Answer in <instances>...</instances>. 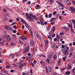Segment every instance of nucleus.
<instances>
[{
    "instance_id": "f257e3e1",
    "label": "nucleus",
    "mask_w": 75,
    "mask_h": 75,
    "mask_svg": "<svg viewBox=\"0 0 75 75\" xmlns=\"http://www.w3.org/2000/svg\"><path fill=\"white\" fill-rule=\"evenodd\" d=\"M25 15L27 18V19H28V20H30V21H34V19L31 18V17L37 21H38V18H36L35 16H34L31 12H30L29 14L28 13H26Z\"/></svg>"
},
{
    "instance_id": "f03ea898",
    "label": "nucleus",
    "mask_w": 75,
    "mask_h": 75,
    "mask_svg": "<svg viewBox=\"0 0 75 75\" xmlns=\"http://www.w3.org/2000/svg\"><path fill=\"white\" fill-rule=\"evenodd\" d=\"M63 54L64 55L68 56V55H69V52H68V50H65Z\"/></svg>"
},
{
    "instance_id": "7ed1b4c3",
    "label": "nucleus",
    "mask_w": 75,
    "mask_h": 75,
    "mask_svg": "<svg viewBox=\"0 0 75 75\" xmlns=\"http://www.w3.org/2000/svg\"><path fill=\"white\" fill-rule=\"evenodd\" d=\"M29 48H30L29 46H28L26 47V48L25 50V52H28V51H29Z\"/></svg>"
},
{
    "instance_id": "20e7f679",
    "label": "nucleus",
    "mask_w": 75,
    "mask_h": 75,
    "mask_svg": "<svg viewBox=\"0 0 75 75\" xmlns=\"http://www.w3.org/2000/svg\"><path fill=\"white\" fill-rule=\"evenodd\" d=\"M36 37H37L38 38H39L40 40H42V38L41 37V36L39 35L38 33H37L36 34Z\"/></svg>"
},
{
    "instance_id": "39448f33",
    "label": "nucleus",
    "mask_w": 75,
    "mask_h": 75,
    "mask_svg": "<svg viewBox=\"0 0 75 75\" xmlns=\"http://www.w3.org/2000/svg\"><path fill=\"white\" fill-rule=\"evenodd\" d=\"M6 38L8 42H11V38L9 36H8V37H6Z\"/></svg>"
},
{
    "instance_id": "423d86ee",
    "label": "nucleus",
    "mask_w": 75,
    "mask_h": 75,
    "mask_svg": "<svg viewBox=\"0 0 75 75\" xmlns=\"http://www.w3.org/2000/svg\"><path fill=\"white\" fill-rule=\"evenodd\" d=\"M70 10H71V11H72L73 12V13H75V9L73 7H71L70 8Z\"/></svg>"
},
{
    "instance_id": "0eeeda50",
    "label": "nucleus",
    "mask_w": 75,
    "mask_h": 75,
    "mask_svg": "<svg viewBox=\"0 0 75 75\" xmlns=\"http://www.w3.org/2000/svg\"><path fill=\"white\" fill-rule=\"evenodd\" d=\"M53 55V53L52 52L50 53L49 55V57L50 58H52V57H53L52 56Z\"/></svg>"
},
{
    "instance_id": "6e6552de",
    "label": "nucleus",
    "mask_w": 75,
    "mask_h": 75,
    "mask_svg": "<svg viewBox=\"0 0 75 75\" xmlns=\"http://www.w3.org/2000/svg\"><path fill=\"white\" fill-rule=\"evenodd\" d=\"M64 2L65 4H69L70 3V1L68 0H66Z\"/></svg>"
},
{
    "instance_id": "1a4fd4ad",
    "label": "nucleus",
    "mask_w": 75,
    "mask_h": 75,
    "mask_svg": "<svg viewBox=\"0 0 75 75\" xmlns=\"http://www.w3.org/2000/svg\"><path fill=\"white\" fill-rule=\"evenodd\" d=\"M35 8L36 9H40V6L39 5H37L36 6H35Z\"/></svg>"
},
{
    "instance_id": "9d476101",
    "label": "nucleus",
    "mask_w": 75,
    "mask_h": 75,
    "mask_svg": "<svg viewBox=\"0 0 75 75\" xmlns=\"http://www.w3.org/2000/svg\"><path fill=\"white\" fill-rule=\"evenodd\" d=\"M30 44L32 47H33V46H34V42H33V41H31L30 42Z\"/></svg>"
},
{
    "instance_id": "9b49d317",
    "label": "nucleus",
    "mask_w": 75,
    "mask_h": 75,
    "mask_svg": "<svg viewBox=\"0 0 75 75\" xmlns=\"http://www.w3.org/2000/svg\"><path fill=\"white\" fill-rule=\"evenodd\" d=\"M71 72H70V71H66L65 73V74L66 75H69V74H70Z\"/></svg>"
},
{
    "instance_id": "f8f14e48",
    "label": "nucleus",
    "mask_w": 75,
    "mask_h": 75,
    "mask_svg": "<svg viewBox=\"0 0 75 75\" xmlns=\"http://www.w3.org/2000/svg\"><path fill=\"white\" fill-rule=\"evenodd\" d=\"M24 24L26 28H29V27H28L29 25H28V24L26 23H25Z\"/></svg>"
},
{
    "instance_id": "ddd939ff",
    "label": "nucleus",
    "mask_w": 75,
    "mask_h": 75,
    "mask_svg": "<svg viewBox=\"0 0 75 75\" xmlns=\"http://www.w3.org/2000/svg\"><path fill=\"white\" fill-rule=\"evenodd\" d=\"M55 20V18H52L50 20V22H51V21H54Z\"/></svg>"
},
{
    "instance_id": "4468645a",
    "label": "nucleus",
    "mask_w": 75,
    "mask_h": 75,
    "mask_svg": "<svg viewBox=\"0 0 75 75\" xmlns=\"http://www.w3.org/2000/svg\"><path fill=\"white\" fill-rule=\"evenodd\" d=\"M51 46L52 48H54V42H51Z\"/></svg>"
},
{
    "instance_id": "2eb2a0df",
    "label": "nucleus",
    "mask_w": 75,
    "mask_h": 75,
    "mask_svg": "<svg viewBox=\"0 0 75 75\" xmlns=\"http://www.w3.org/2000/svg\"><path fill=\"white\" fill-rule=\"evenodd\" d=\"M63 28L64 29V30H66V31H68V30H69V28L67 27H63Z\"/></svg>"
},
{
    "instance_id": "dca6fc26",
    "label": "nucleus",
    "mask_w": 75,
    "mask_h": 75,
    "mask_svg": "<svg viewBox=\"0 0 75 75\" xmlns=\"http://www.w3.org/2000/svg\"><path fill=\"white\" fill-rule=\"evenodd\" d=\"M48 68L49 71L50 72H51L52 71V69H51V67L49 66V67Z\"/></svg>"
},
{
    "instance_id": "f3484780",
    "label": "nucleus",
    "mask_w": 75,
    "mask_h": 75,
    "mask_svg": "<svg viewBox=\"0 0 75 75\" xmlns=\"http://www.w3.org/2000/svg\"><path fill=\"white\" fill-rule=\"evenodd\" d=\"M47 67H46V72L47 73H49V71H48V70Z\"/></svg>"
},
{
    "instance_id": "a211bd4d",
    "label": "nucleus",
    "mask_w": 75,
    "mask_h": 75,
    "mask_svg": "<svg viewBox=\"0 0 75 75\" xmlns=\"http://www.w3.org/2000/svg\"><path fill=\"white\" fill-rule=\"evenodd\" d=\"M7 17H5L4 18L3 21H7Z\"/></svg>"
},
{
    "instance_id": "6ab92c4d",
    "label": "nucleus",
    "mask_w": 75,
    "mask_h": 75,
    "mask_svg": "<svg viewBox=\"0 0 75 75\" xmlns=\"http://www.w3.org/2000/svg\"><path fill=\"white\" fill-rule=\"evenodd\" d=\"M52 13H50L49 15H48V17L49 18H51L52 16Z\"/></svg>"
},
{
    "instance_id": "aec40b11",
    "label": "nucleus",
    "mask_w": 75,
    "mask_h": 75,
    "mask_svg": "<svg viewBox=\"0 0 75 75\" xmlns=\"http://www.w3.org/2000/svg\"><path fill=\"white\" fill-rule=\"evenodd\" d=\"M52 29L53 31H55V26H54L53 27Z\"/></svg>"
},
{
    "instance_id": "412c9836",
    "label": "nucleus",
    "mask_w": 75,
    "mask_h": 75,
    "mask_svg": "<svg viewBox=\"0 0 75 75\" xmlns=\"http://www.w3.org/2000/svg\"><path fill=\"white\" fill-rule=\"evenodd\" d=\"M67 57L65 56L64 57H63V60H64V61H65V60H66Z\"/></svg>"
},
{
    "instance_id": "4be33fe9",
    "label": "nucleus",
    "mask_w": 75,
    "mask_h": 75,
    "mask_svg": "<svg viewBox=\"0 0 75 75\" xmlns=\"http://www.w3.org/2000/svg\"><path fill=\"white\" fill-rule=\"evenodd\" d=\"M24 65H25V64H24L23 63L21 65H20L19 67L20 68H21V67H22V66H24Z\"/></svg>"
},
{
    "instance_id": "5701e85b",
    "label": "nucleus",
    "mask_w": 75,
    "mask_h": 75,
    "mask_svg": "<svg viewBox=\"0 0 75 75\" xmlns=\"http://www.w3.org/2000/svg\"><path fill=\"white\" fill-rule=\"evenodd\" d=\"M71 31H72L74 33V30H73V29L72 28V26L71 25Z\"/></svg>"
},
{
    "instance_id": "b1692460",
    "label": "nucleus",
    "mask_w": 75,
    "mask_h": 75,
    "mask_svg": "<svg viewBox=\"0 0 75 75\" xmlns=\"http://www.w3.org/2000/svg\"><path fill=\"white\" fill-rule=\"evenodd\" d=\"M30 31L31 35L32 36H33V32L31 31V30H30Z\"/></svg>"
},
{
    "instance_id": "393cba45",
    "label": "nucleus",
    "mask_w": 75,
    "mask_h": 75,
    "mask_svg": "<svg viewBox=\"0 0 75 75\" xmlns=\"http://www.w3.org/2000/svg\"><path fill=\"white\" fill-rule=\"evenodd\" d=\"M21 21L22 23H25V21H24V20H23V19H21Z\"/></svg>"
},
{
    "instance_id": "a878e982",
    "label": "nucleus",
    "mask_w": 75,
    "mask_h": 75,
    "mask_svg": "<svg viewBox=\"0 0 75 75\" xmlns=\"http://www.w3.org/2000/svg\"><path fill=\"white\" fill-rule=\"evenodd\" d=\"M33 51H37V48H36V47H34L33 49Z\"/></svg>"
},
{
    "instance_id": "bb28decb",
    "label": "nucleus",
    "mask_w": 75,
    "mask_h": 75,
    "mask_svg": "<svg viewBox=\"0 0 75 75\" xmlns=\"http://www.w3.org/2000/svg\"><path fill=\"white\" fill-rule=\"evenodd\" d=\"M4 43L3 42H0V44H1V45H4Z\"/></svg>"
},
{
    "instance_id": "cd10ccee",
    "label": "nucleus",
    "mask_w": 75,
    "mask_h": 75,
    "mask_svg": "<svg viewBox=\"0 0 75 75\" xmlns=\"http://www.w3.org/2000/svg\"><path fill=\"white\" fill-rule=\"evenodd\" d=\"M45 42L46 44H48V40H46L45 41Z\"/></svg>"
},
{
    "instance_id": "c85d7f7f",
    "label": "nucleus",
    "mask_w": 75,
    "mask_h": 75,
    "mask_svg": "<svg viewBox=\"0 0 75 75\" xmlns=\"http://www.w3.org/2000/svg\"><path fill=\"white\" fill-rule=\"evenodd\" d=\"M6 68H8V69H9V68H10V66H6Z\"/></svg>"
},
{
    "instance_id": "c756f323",
    "label": "nucleus",
    "mask_w": 75,
    "mask_h": 75,
    "mask_svg": "<svg viewBox=\"0 0 75 75\" xmlns=\"http://www.w3.org/2000/svg\"><path fill=\"white\" fill-rule=\"evenodd\" d=\"M56 13H57V11L53 12V16H55Z\"/></svg>"
},
{
    "instance_id": "7c9ffc66",
    "label": "nucleus",
    "mask_w": 75,
    "mask_h": 75,
    "mask_svg": "<svg viewBox=\"0 0 75 75\" xmlns=\"http://www.w3.org/2000/svg\"><path fill=\"white\" fill-rule=\"evenodd\" d=\"M2 72L3 73H5V74H7V71H3Z\"/></svg>"
},
{
    "instance_id": "2f4dec72",
    "label": "nucleus",
    "mask_w": 75,
    "mask_h": 75,
    "mask_svg": "<svg viewBox=\"0 0 75 75\" xmlns=\"http://www.w3.org/2000/svg\"><path fill=\"white\" fill-rule=\"evenodd\" d=\"M16 30H13V33H16Z\"/></svg>"
},
{
    "instance_id": "473e14b6",
    "label": "nucleus",
    "mask_w": 75,
    "mask_h": 75,
    "mask_svg": "<svg viewBox=\"0 0 75 75\" xmlns=\"http://www.w3.org/2000/svg\"><path fill=\"white\" fill-rule=\"evenodd\" d=\"M56 58H57V56L55 55H54L53 56L54 59H56Z\"/></svg>"
},
{
    "instance_id": "72a5a7b5",
    "label": "nucleus",
    "mask_w": 75,
    "mask_h": 75,
    "mask_svg": "<svg viewBox=\"0 0 75 75\" xmlns=\"http://www.w3.org/2000/svg\"><path fill=\"white\" fill-rule=\"evenodd\" d=\"M46 61L48 63H50V60H49V59H47V60H46Z\"/></svg>"
},
{
    "instance_id": "f704fd0d",
    "label": "nucleus",
    "mask_w": 75,
    "mask_h": 75,
    "mask_svg": "<svg viewBox=\"0 0 75 75\" xmlns=\"http://www.w3.org/2000/svg\"><path fill=\"white\" fill-rule=\"evenodd\" d=\"M13 27L15 28V29H16V28H17V26L16 25H13Z\"/></svg>"
},
{
    "instance_id": "c9c22d12",
    "label": "nucleus",
    "mask_w": 75,
    "mask_h": 75,
    "mask_svg": "<svg viewBox=\"0 0 75 75\" xmlns=\"http://www.w3.org/2000/svg\"><path fill=\"white\" fill-rule=\"evenodd\" d=\"M40 22H41L40 23H42L43 22H44V21H43V20H42V19H40Z\"/></svg>"
},
{
    "instance_id": "e433bc0d",
    "label": "nucleus",
    "mask_w": 75,
    "mask_h": 75,
    "mask_svg": "<svg viewBox=\"0 0 75 75\" xmlns=\"http://www.w3.org/2000/svg\"><path fill=\"white\" fill-rule=\"evenodd\" d=\"M52 36L53 37H54L55 36V34H53L52 35Z\"/></svg>"
},
{
    "instance_id": "4c0bfd02",
    "label": "nucleus",
    "mask_w": 75,
    "mask_h": 75,
    "mask_svg": "<svg viewBox=\"0 0 75 75\" xmlns=\"http://www.w3.org/2000/svg\"><path fill=\"white\" fill-rule=\"evenodd\" d=\"M58 4H59V6H60L61 5V4H61V3L59 2H58Z\"/></svg>"
},
{
    "instance_id": "58836bf2",
    "label": "nucleus",
    "mask_w": 75,
    "mask_h": 75,
    "mask_svg": "<svg viewBox=\"0 0 75 75\" xmlns=\"http://www.w3.org/2000/svg\"><path fill=\"white\" fill-rule=\"evenodd\" d=\"M13 36H14L15 38H17V35H16L15 34H13Z\"/></svg>"
},
{
    "instance_id": "ea45409f",
    "label": "nucleus",
    "mask_w": 75,
    "mask_h": 75,
    "mask_svg": "<svg viewBox=\"0 0 75 75\" xmlns=\"http://www.w3.org/2000/svg\"><path fill=\"white\" fill-rule=\"evenodd\" d=\"M30 72L31 74H33V71L32 70V69H31L30 70Z\"/></svg>"
},
{
    "instance_id": "a19ab883",
    "label": "nucleus",
    "mask_w": 75,
    "mask_h": 75,
    "mask_svg": "<svg viewBox=\"0 0 75 75\" xmlns=\"http://www.w3.org/2000/svg\"><path fill=\"white\" fill-rule=\"evenodd\" d=\"M54 21H52L51 22V25H53V24H54Z\"/></svg>"
},
{
    "instance_id": "79ce46f5",
    "label": "nucleus",
    "mask_w": 75,
    "mask_h": 75,
    "mask_svg": "<svg viewBox=\"0 0 75 75\" xmlns=\"http://www.w3.org/2000/svg\"><path fill=\"white\" fill-rule=\"evenodd\" d=\"M40 24L41 25H44V22H43L40 23Z\"/></svg>"
},
{
    "instance_id": "37998d69",
    "label": "nucleus",
    "mask_w": 75,
    "mask_h": 75,
    "mask_svg": "<svg viewBox=\"0 0 75 75\" xmlns=\"http://www.w3.org/2000/svg\"><path fill=\"white\" fill-rule=\"evenodd\" d=\"M72 22L73 24H74V23H75V20H73L72 21Z\"/></svg>"
},
{
    "instance_id": "c03bdc74",
    "label": "nucleus",
    "mask_w": 75,
    "mask_h": 75,
    "mask_svg": "<svg viewBox=\"0 0 75 75\" xmlns=\"http://www.w3.org/2000/svg\"><path fill=\"white\" fill-rule=\"evenodd\" d=\"M59 19H60V20H62V17H61V16H59Z\"/></svg>"
},
{
    "instance_id": "a18cd8bd",
    "label": "nucleus",
    "mask_w": 75,
    "mask_h": 75,
    "mask_svg": "<svg viewBox=\"0 0 75 75\" xmlns=\"http://www.w3.org/2000/svg\"><path fill=\"white\" fill-rule=\"evenodd\" d=\"M27 3L28 4H31V2L30 1H28V2Z\"/></svg>"
},
{
    "instance_id": "49530a36",
    "label": "nucleus",
    "mask_w": 75,
    "mask_h": 75,
    "mask_svg": "<svg viewBox=\"0 0 75 75\" xmlns=\"http://www.w3.org/2000/svg\"><path fill=\"white\" fill-rule=\"evenodd\" d=\"M47 37L50 40H51V37H50V36L48 35Z\"/></svg>"
},
{
    "instance_id": "de8ad7c7",
    "label": "nucleus",
    "mask_w": 75,
    "mask_h": 75,
    "mask_svg": "<svg viewBox=\"0 0 75 75\" xmlns=\"http://www.w3.org/2000/svg\"><path fill=\"white\" fill-rule=\"evenodd\" d=\"M12 29H13V28L10 27L9 28V30H10V31H11L12 30Z\"/></svg>"
},
{
    "instance_id": "09e8293b",
    "label": "nucleus",
    "mask_w": 75,
    "mask_h": 75,
    "mask_svg": "<svg viewBox=\"0 0 75 75\" xmlns=\"http://www.w3.org/2000/svg\"><path fill=\"white\" fill-rule=\"evenodd\" d=\"M65 48H63L62 49V52H64V50H65Z\"/></svg>"
},
{
    "instance_id": "8fccbe9b",
    "label": "nucleus",
    "mask_w": 75,
    "mask_h": 75,
    "mask_svg": "<svg viewBox=\"0 0 75 75\" xmlns=\"http://www.w3.org/2000/svg\"><path fill=\"white\" fill-rule=\"evenodd\" d=\"M61 59H59L58 61V62H59V63H60V62H61Z\"/></svg>"
},
{
    "instance_id": "3c124183",
    "label": "nucleus",
    "mask_w": 75,
    "mask_h": 75,
    "mask_svg": "<svg viewBox=\"0 0 75 75\" xmlns=\"http://www.w3.org/2000/svg\"><path fill=\"white\" fill-rule=\"evenodd\" d=\"M16 24V22H13V23H12L11 25H14V24Z\"/></svg>"
},
{
    "instance_id": "603ef678",
    "label": "nucleus",
    "mask_w": 75,
    "mask_h": 75,
    "mask_svg": "<svg viewBox=\"0 0 75 75\" xmlns=\"http://www.w3.org/2000/svg\"><path fill=\"white\" fill-rule=\"evenodd\" d=\"M26 1H27V0H23V3H25V2H26Z\"/></svg>"
},
{
    "instance_id": "864d4df0",
    "label": "nucleus",
    "mask_w": 75,
    "mask_h": 75,
    "mask_svg": "<svg viewBox=\"0 0 75 75\" xmlns=\"http://www.w3.org/2000/svg\"><path fill=\"white\" fill-rule=\"evenodd\" d=\"M50 2L51 3H52L53 2V0H50Z\"/></svg>"
},
{
    "instance_id": "5fc2aeb1",
    "label": "nucleus",
    "mask_w": 75,
    "mask_h": 75,
    "mask_svg": "<svg viewBox=\"0 0 75 75\" xmlns=\"http://www.w3.org/2000/svg\"><path fill=\"white\" fill-rule=\"evenodd\" d=\"M60 6H61V7H63V8H64V5H63V4H62Z\"/></svg>"
},
{
    "instance_id": "6e6d98bb",
    "label": "nucleus",
    "mask_w": 75,
    "mask_h": 75,
    "mask_svg": "<svg viewBox=\"0 0 75 75\" xmlns=\"http://www.w3.org/2000/svg\"><path fill=\"white\" fill-rule=\"evenodd\" d=\"M5 29H6V30H7V28H8L7 27V26H5Z\"/></svg>"
},
{
    "instance_id": "4d7b16f0",
    "label": "nucleus",
    "mask_w": 75,
    "mask_h": 75,
    "mask_svg": "<svg viewBox=\"0 0 75 75\" xmlns=\"http://www.w3.org/2000/svg\"><path fill=\"white\" fill-rule=\"evenodd\" d=\"M54 41H57V39L56 38H54Z\"/></svg>"
},
{
    "instance_id": "13d9d810",
    "label": "nucleus",
    "mask_w": 75,
    "mask_h": 75,
    "mask_svg": "<svg viewBox=\"0 0 75 75\" xmlns=\"http://www.w3.org/2000/svg\"><path fill=\"white\" fill-rule=\"evenodd\" d=\"M16 20H17V21H19V18H16Z\"/></svg>"
},
{
    "instance_id": "bf43d9fd",
    "label": "nucleus",
    "mask_w": 75,
    "mask_h": 75,
    "mask_svg": "<svg viewBox=\"0 0 75 75\" xmlns=\"http://www.w3.org/2000/svg\"><path fill=\"white\" fill-rule=\"evenodd\" d=\"M60 35H64V33H63L62 32L61 33H60Z\"/></svg>"
},
{
    "instance_id": "052dcab7",
    "label": "nucleus",
    "mask_w": 75,
    "mask_h": 75,
    "mask_svg": "<svg viewBox=\"0 0 75 75\" xmlns=\"http://www.w3.org/2000/svg\"><path fill=\"white\" fill-rule=\"evenodd\" d=\"M59 63H59V62H57V65H58V66H59L60 65Z\"/></svg>"
},
{
    "instance_id": "680f3d73",
    "label": "nucleus",
    "mask_w": 75,
    "mask_h": 75,
    "mask_svg": "<svg viewBox=\"0 0 75 75\" xmlns=\"http://www.w3.org/2000/svg\"><path fill=\"white\" fill-rule=\"evenodd\" d=\"M9 21L10 23H11L12 22H13V20H12V19L9 20Z\"/></svg>"
},
{
    "instance_id": "e2e57ef3",
    "label": "nucleus",
    "mask_w": 75,
    "mask_h": 75,
    "mask_svg": "<svg viewBox=\"0 0 75 75\" xmlns=\"http://www.w3.org/2000/svg\"><path fill=\"white\" fill-rule=\"evenodd\" d=\"M10 72H14V70H11V71H10Z\"/></svg>"
},
{
    "instance_id": "0e129e2a",
    "label": "nucleus",
    "mask_w": 75,
    "mask_h": 75,
    "mask_svg": "<svg viewBox=\"0 0 75 75\" xmlns=\"http://www.w3.org/2000/svg\"><path fill=\"white\" fill-rule=\"evenodd\" d=\"M47 23H48L47 22H45L44 24L45 25H47Z\"/></svg>"
},
{
    "instance_id": "69168bd1",
    "label": "nucleus",
    "mask_w": 75,
    "mask_h": 75,
    "mask_svg": "<svg viewBox=\"0 0 75 75\" xmlns=\"http://www.w3.org/2000/svg\"><path fill=\"white\" fill-rule=\"evenodd\" d=\"M28 56H30V55H31V54H30V53H28Z\"/></svg>"
},
{
    "instance_id": "338daca9",
    "label": "nucleus",
    "mask_w": 75,
    "mask_h": 75,
    "mask_svg": "<svg viewBox=\"0 0 75 75\" xmlns=\"http://www.w3.org/2000/svg\"><path fill=\"white\" fill-rule=\"evenodd\" d=\"M67 68H69V69H70L71 68V66H69L68 67H67Z\"/></svg>"
},
{
    "instance_id": "774afa93",
    "label": "nucleus",
    "mask_w": 75,
    "mask_h": 75,
    "mask_svg": "<svg viewBox=\"0 0 75 75\" xmlns=\"http://www.w3.org/2000/svg\"><path fill=\"white\" fill-rule=\"evenodd\" d=\"M45 17L46 18H48V15L46 14L45 15Z\"/></svg>"
}]
</instances>
